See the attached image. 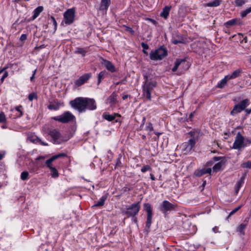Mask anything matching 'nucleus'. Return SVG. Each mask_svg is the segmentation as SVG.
I'll list each match as a JSON object with an SVG mask.
<instances>
[{"label":"nucleus","mask_w":251,"mask_h":251,"mask_svg":"<svg viewBox=\"0 0 251 251\" xmlns=\"http://www.w3.org/2000/svg\"><path fill=\"white\" fill-rule=\"evenodd\" d=\"M121 164L122 163H121V162L120 160V157H119L117 159V160H116V167H121Z\"/></svg>","instance_id":"obj_51"},{"label":"nucleus","mask_w":251,"mask_h":251,"mask_svg":"<svg viewBox=\"0 0 251 251\" xmlns=\"http://www.w3.org/2000/svg\"><path fill=\"white\" fill-rule=\"evenodd\" d=\"M70 104L79 113H82L86 110H94L97 108V104L94 99L78 97L70 101Z\"/></svg>","instance_id":"obj_1"},{"label":"nucleus","mask_w":251,"mask_h":251,"mask_svg":"<svg viewBox=\"0 0 251 251\" xmlns=\"http://www.w3.org/2000/svg\"><path fill=\"white\" fill-rule=\"evenodd\" d=\"M229 80L228 75H226L225 77L222 79L220 82L217 84V87L219 88H223L227 83V81Z\"/></svg>","instance_id":"obj_25"},{"label":"nucleus","mask_w":251,"mask_h":251,"mask_svg":"<svg viewBox=\"0 0 251 251\" xmlns=\"http://www.w3.org/2000/svg\"><path fill=\"white\" fill-rule=\"evenodd\" d=\"M58 158H59V155H55L52 156L51 158L46 161V165H52V162Z\"/></svg>","instance_id":"obj_32"},{"label":"nucleus","mask_w":251,"mask_h":251,"mask_svg":"<svg viewBox=\"0 0 251 251\" xmlns=\"http://www.w3.org/2000/svg\"><path fill=\"white\" fill-rule=\"evenodd\" d=\"M55 121L62 123H68L75 119V116L70 112L66 111L59 116L52 118Z\"/></svg>","instance_id":"obj_5"},{"label":"nucleus","mask_w":251,"mask_h":251,"mask_svg":"<svg viewBox=\"0 0 251 251\" xmlns=\"http://www.w3.org/2000/svg\"><path fill=\"white\" fill-rule=\"evenodd\" d=\"M244 136L240 132H238L235 137L232 148L238 151H241L242 149L247 146V144H244Z\"/></svg>","instance_id":"obj_4"},{"label":"nucleus","mask_w":251,"mask_h":251,"mask_svg":"<svg viewBox=\"0 0 251 251\" xmlns=\"http://www.w3.org/2000/svg\"><path fill=\"white\" fill-rule=\"evenodd\" d=\"M179 66L185 70H187L189 67V66L185 59H177L176 61L175 65L172 69V71L173 72H176Z\"/></svg>","instance_id":"obj_11"},{"label":"nucleus","mask_w":251,"mask_h":251,"mask_svg":"<svg viewBox=\"0 0 251 251\" xmlns=\"http://www.w3.org/2000/svg\"><path fill=\"white\" fill-rule=\"evenodd\" d=\"M50 19H51L52 22L53 23V25L54 26V31H56V30L57 29V23L53 16H51L50 17Z\"/></svg>","instance_id":"obj_43"},{"label":"nucleus","mask_w":251,"mask_h":251,"mask_svg":"<svg viewBox=\"0 0 251 251\" xmlns=\"http://www.w3.org/2000/svg\"><path fill=\"white\" fill-rule=\"evenodd\" d=\"M129 96L128 95H125L123 96L122 98L124 100L127 99L128 98Z\"/></svg>","instance_id":"obj_57"},{"label":"nucleus","mask_w":251,"mask_h":251,"mask_svg":"<svg viewBox=\"0 0 251 251\" xmlns=\"http://www.w3.org/2000/svg\"><path fill=\"white\" fill-rule=\"evenodd\" d=\"M36 71H37V70L35 69L34 71H33V75H32V76H31L30 78V80L31 82L32 81H34V75L36 73Z\"/></svg>","instance_id":"obj_54"},{"label":"nucleus","mask_w":251,"mask_h":251,"mask_svg":"<svg viewBox=\"0 0 251 251\" xmlns=\"http://www.w3.org/2000/svg\"><path fill=\"white\" fill-rule=\"evenodd\" d=\"M189 134L192 138L190 139L187 142H185L181 145L182 150L187 152L191 151L196 144V140L194 138L195 132L190 131Z\"/></svg>","instance_id":"obj_6"},{"label":"nucleus","mask_w":251,"mask_h":251,"mask_svg":"<svg viewBox=\"0 0 251 251\" xmlns=\"http://www.w3.org/2000/svg\"><path fill=\"white\" fill-rule=\"evenodd\" d=\"M176 205L173 204L167 201H164L160 206V210L165 214H166L168 211L174 210Z\"/></svg>","instance_id":"obj_10"},{"label":"nucleus","mask_w":251,"mask_h":251,"mask_svg":"<svg viewBox=\"0 0 251 251\" xmlns=\"http://www.w3.org/2000/svg\"><path fill=\"white\" fill-rule=\"evenodd\" d=\"M150 176H151V179L152 180H154L155 179V178L154 176V175L152 174H150Z\"/></svg>","instance_id":"obj_58"},{"label":"nucleus","mask_w":251,"mask_h":251,"mask_svg":"<svg viewBox=\"0 0 251 251\" xmlns=\"http://www.w3.org/2000/svg\"><path fill=\"white\" fill-rule=\"evenodd\" d=\"M250 12H251V7L246 9L244 11H242L240 13L241 16L242 18H244Z\"/></svg>","instance_id":"obj_37"},{"label":"nucleus","mask_w":251,"mask_h":251,"mask_svg":"<svg viewBox=\"0 0 251 251\" xmlns=\"http://www.w3.org/2000/svg\"><path fill=\"white\" fill-rule=\"evenodd\" d=\"M111 3V0H101L100 7V10H107Z\"/></svg>","instance_id":"obj_16"},{"label":"nucleus","mask_w":251,"mask_h":251,"mask_svg":"<svg viewBox=\"0 0 251 251\" xmlns=\"http://www.w3.org/2000/svg\"><path fill=\"white\" fill-rule=\"evenodd\" d=\"M29 174L27 171L23 172L21 175V178L23 180H25L27 179Z\"/></svg>","instance_id":"obj_38"},{"label":"nucleus","mask_w":251,"mask_h":251,"mask_svg":"<svg viewBox=\"0 0 251 251\" xmlns=\"http://www.w3.org/2000/svg\"><path fill=\"white\" fill-rule=\"evenodd\" d=\"M6 121V117L4 113L1 112L0 113V123H4Z\"/></svg>","instance_id":"obj_42"},{"label":"nucleus","mask_w":251,"mask_h":251,"mask_svg":"<svg viewBox=\"0 0 251 251\" xmlns=\"http://www.w3.org/2000/svg\"><path fill=\"white\" fill-rule=\"evenodd\" d=\"M146 130L149 131H151L153 130L152 125L151 123H149V125L146 127Z\"/></svg>","instance_id":"obj_46"},{"label":"nucleus","mask_w":251,"mask_h":251,"mask_svg":"<svg viewBox=\"0 0 251 251\" xmlns=\"http://www.w3.org/2000/svg\"><path fill=\"white\" fill-rule=\"evenodd\" d=\"M5 78L4 77H3V76H2L1 79H0V80L1 81V82H2L4 80V79H5Z\"/></svg>","instance_id":"obj_63"},{"label":"nucleus","mask_w":251,"mask_h":251,"mask_svg":"<svg viewBox=\"0 0 251 251\" xmlns=\"http://www.w3.org/2000/svg\"><path fill=\"white\" fill-rule=\"evenodd\" d=\"M241 207H242V205H240L238 207L233 209L231 212H230V213H229V214L228 215V217H229L230 216L234 214L236 212H237L241 208Z\"/></svg>","instance_id":"obj_45"},{"label":"nucleus","mask_w":251,"mask_h":251,"mask_svg":"<svg viewBox=\"0 0 251 251\" xmlns=\"http://www.w3.org/2000/svg\"><path fill=\"white\" fill-rule=\"evenodd\" d=\"M133 218H134V222L135 223H137V218H136V217H135V216L134 217H133Z\"/></svg>","instance_id":"obj_64"},{"label":"nucleus","mask_w":251,"mask_h":251,"mask_svg":"<svg viewBox=\"0 0 251 251\" xmlns=\"http://www.w3.org/2000/svg\"><path fill=\"white\" fill-rule=\"evenodd\" d=\"M211 169L210 168H203L201 170H197L195 171L194 174L197 176H201L206 174H209L210 175H211Z\"/></svg>","instance_id":"obj_15"},{"label":"nucleus","mask_w":251,"mask_h":251,"mask_svg":"<svg viewBox=\"0 0 251 251\" xmlns=\"http://www.w3.org/2000/svg\"><path fill=\"white\" fill-rule=\"evenodd\" d=\"M222 1V0H214L213 1L208 2L206 4L209 7H216L219 6Z\"/></svg>","instance_id":"obj_29"},{"label":"nucleus","mask_w":251,"mask_h":251,"mask_svg":"<svg viewBox=\"0 0 251 251\" xmlns=\"http://www.w3.org/2000/svg\"><path fill=\"white\" fill-rule=\"evenodd\" d=\"M91 76L90 74H86L80 76L75 81V85L79 86L85 83Z\"/></svg>","instance_id":"obj_14"},{"label":"nucleus","mask_w":251,"mask_h":251,"mask_svg":"<svg viewBox=\"0 0 251 251\" xmlns=\"http://www.w3.org/2000/svg\"><path fill=\"white\" fill-rule=\"evenodd\" d=\"M241 167L246 168H251V161H248L246 162H244L241 164Z\"/></svg>","instance_id":"obj_39"},{"label":"nucleus","mask_w":251,"mask_h":251,"mask_svg":"<svg viewBox=\"0 0 251 251\" xmlns=\"http://www.w3.org/2000/svg\"><path fill=\"white\" fill-rule=\"evenodd\" d=\"M246 226H247V224H246V223H242L238 227V230H237L238 231H239L241 233L244 234V230L246 227Z\"/></svg>","instance_id":"obj_35"},{"label":"nucleus","mask_w":251,"mask_h":251,"mask_svg":"<svg viewBox=\"0 0 251 251\" xmlns=\"http://www.w3.org/2000/svg\"><path fill=\"white\" fill-rule=\"evenodd\" d=\"M145 210L147 213V221L146 222V226L150 228L151 224L152 219V208L150 203H146L144 204Z\"/></svg>","instance_id":"obj_12"},{"label":"nucleus","mask_w":251,"mask_h":251,"mask_svg":"<svg viewBox=\"0 0 251 251\" xmlns=\"http://www.w3.org/2000/svg\"><path fill=\"white\" fill-rule=\"evenodd\" d=\"M28 98L30 101H32L34 98L37 99V96L35 93H32L28 95Z\"/></svg>","instance_id":"obj_44"},{"label":"nucleus","mask_w":251,"mask_h":251,"mask_svg":"<svg viewBox=\"0 0 251 251\" xmlns=\"http://www.w3.org/2000/svg\"><path fill=\"white\" fill-rule=\"evenodd\" d=\"M172 42L173 44H175V45H176L178 43H183V40H176V39H173V40L172 41Z\"/></svg>","instance_id":"obj_52"},{"label":"nucleus","mask_w":251,"mask_h":251,"mask_svg":"<svg viewBox=\"0 0 251 251\" xmlns=\"http://www.w3.org/2000/svg\"><path fill=\"white\" fill-rule=\"evenodd\" d=\"M171 7V6H165L160 13V16L164 18L165 19H167L168 17Z\"/></svg>","instance_id":"obj_17"},{"label":"nucleus","mask_w":251,"mask_h":251,"mask_svg":"<svg viewBox=\"0 0 251 251\" xmlns=\"http://www.w3.org/2000/svg\"><path fill=\"white\" fill-rule=\"evenodd\" d=\"M101 64L106 67V68L109 71L112 73L115 72L116 71L115 66L113 64L109 61L106 60L103 58H101Z\"/></svg>","instance_id":"obj_13"},{"label":"nucleus","mask_w":251,"mask_h":251,"mask_svg":"<svg viewBox=\"0 0 251 251\" xmlns=\"http://www.w3.org/2000/svg\"><path fill=\"white\" fill-rule=\"evenodd\" d=\"M21 108H22V106H17L15 108L16 110L19 112H20V115H19V116L21 117L23 115V112L22 111V110H21Z\"/></svg>","instance_id":"obj_48"},{"label":"nucleus","mask_w":251,"mask_h":251,"mask_svg":"<svg viewBox=\"0 0 251 251\" xmlns=\"http://www.w3.org/2000/svg\"><path fill=\"white\" fill-rule=\"evenodd\" d=\"M167 54V50L163 47H161L154 51H151L150 54V57L152 60H162Z\"/></svg>","instance_id":"obj_3"},{"label":"nucleus","mask_w":251,"mask_h":251,"mask_svg":"<svg viewBox=\"0 0 251 251\" xmlns=\"http://www.w3.org/2000/svg\"><path fill=\"white\" fill-rule=\"evenodd\" d=\"M58 155H59V157H62V156H66V154H64V153H60V154H57Z\"/></svg>","instance_id":"obj_61"},{"label":"nucleus","mask_w":251,"mask_h":251,"mask_svg":"<svg viewBox=\"0 0 251 251\" xmlns=\"http://www.w3.org/2000/svg\"><path fill=\"white\" fill-rule=\"evenodd\" d=\"M49 134L52 138L54 142L60 137V133L57 129H53L50 131Z\"/></svg>","instance_id":"obj_19"},{"label":"nucleus","mask_w":251,"mask_h":251,"mask_svg":"<svg viewBox=\"0 0 251 251\" xmlns=\"http://www.w3.org/2000/svg\"><path fill=\"white\" fill-rule=\"evenodd\" d=\"M44 159V157L43 156H39L37 158V160H40V159Z\"/></svg>","instance_id":"obj_60"},{"label":"nucleus","mask_w":251,"mask_h":251,"mask_svg":"<svg viewBox=\"0 0 251 251\" xmlns=\"http://www.w3.org/2000/svg\"><path fill=\"white\" fill-rule=\"evenodd\" d=\"M116 116H120L118 114L114 113L113 115H110L108 113H104L102 115L103 118L108 121H114L115 119Z\"/></svg>","instance_id":"obj_22"},{"label":"nucleus","mask_w":251,"mask_h":251,"mask_svg":"<svg viewBox=\"0 0 251 251\" xmlns=\"http://www.w3.org/2000/svg\"><path fill=\"white\" fill-rule=\"evenodd\" d=\"M141 46L143 48V50H148L149 49V46L148 45V44L144 42H142L141 43Z\"/></svg>","instance_id":"obj_50"},{"label":"nucleus","mask_w":251,"mask_h":251,"mask_svg":"<svg viewBox=\"0 0 251 251\" xmlns=\"http://www.w3.org/2000/svg\"><path fill=\"white\" fill-rule=\"evenodd\" d=\"M246 112L247 113L249 114L251 112V109H246Z\"/></svg>","instance_id":"obj_62"},{"label":"nucleus","mask_w":251,"mask_h":251,"mask_svg":"<svg viewBox=\"0 0 251 251\" xmlns=\"http://www.w3.org/2000/svg\"><path fill=\"white\" fill-rule=\"evenodd\" d=\"M150 20L151 22V23L154 24V25H156L157 24V22L153 19H150Z\"/></svg>","instance_id":"obj_56"},{"label":"nucleus","mask_w":251,"mask_h":251,"mask_svg":"<svg viewBox=\"0 0 251 251\" xmlns=\"http://www.w3.org/2000/svg\"><path fill=\"white\" fill-rule=\"evenodd\" d=\"M244 144H247V146L251 144V140L249 139H246L245 140H244Z\"/></svg>","instance_id":"obj_55"},{"label":"nucleus","mask_w":251,"mask_h":251,"mask_svg":"<svg viewBox=\"0 0 251 251\" xmlns=\"http://www.w3.org/2000/svg\"><path fill=\"white\" fill-rule=\"evenodd\" d=\"M43 7L40 6L37 7L33 11V15L32 16V19L34 20L36 19L43 10Z\"/></svg>","instance_id":"obj_27"},{"label":"nucleus","mask_w":251,"mask_h":251,"mask_svg":"<svg viewBox=\"0 0 251 251\" xmlns=\"http://www.w3.org/2000/svg\"><path fill=\"white\" fill-rule=\"evenodd\" d=\"M27 38V35L25 34H23L21 36L20 40L21 41H25Z\"/></svg>","instance_id":"obj_53"},{"label":"nucleus","mask_w":251,"mask_h":251,"mask_svg":"<svg viewBox=\"0 0 251 251\" xmlns=\"http://www.w3.org/2000/svg\"><path fill=\"white\" fill-rule=\"evenodd\" d=\"M107 199V196H103L101 197V198L100 199V201H98L97 202H96L95 205H94V206H102L103 205L104 203V202L105 201V200H106Z\"/></svg>","instance_id":"obj_30"},{"label":"nucleus","mask_w":251,"mask_h":251,"mask_svg":"<svg viewBox=\"0 0 251 251\" xmlns=\"http://www.w3.org/2000/svg\"><path fill=\"white\" fill-rule=\"evenodd\" d=\"M246 0H235V4L237 6H241L245 3Z\"/></svg>","instance_id":"obj_40"},{"label":"nucleus","mask_w":251,"mask_h":251,"mask_svg":"<svg viewBox=\"0 0 251 251\" xmlns=\"http://www.w3.org/2000/svg\"><path fill=\"white\" fill-rule=\"evenodd\" d=\"M117 94L115 92H113L107 99V102L111 105L115 104L117 102Z\"/></svg>","instance_id":"obj_20"},{"label":"nucleus","mask_w":251,"mask_h":251,"mask_svg":"<svg viewBox=\"0 0 251 251\" xmlns=\"http://www.w3.org/2000/svg\"><path fill=\"white\" fill-rule=\"evenodd\" d=\"M249 104V100L248 99L243 100L239 104L234 106L233 109L230 112L231 114L234 115L236 113L241 112L246 108Z\"/></svg>","instance_id":"obj_9"},{"label":"nucleus","mask_w":251,"mask_h":251,"mask_svg":"<svg viewBox=\"0 0 251 251\" xmlns=\"http://www.w3.org/2000/svg\"><path fill=\"white\" fill-rule=\"evenodd\" d=\"M140 209L139 202L132 204L130 207L126 209L124 213L127 215L128 217H134L139 212Z\"/></svg>","instance_id":"obj_8"},{"label":"nucleus","mask_w":251,"mask_h":251,"mask_svg":"<svg viewBox=\"0 0 251 251\" xmlns=\"http://www.w3.org/2000/svg\"><path fill=\"white\" fill-rule=\"evenodd\" d=\"M60 106L59 102L50 103L48 106V108L50 110H58Z\"/></svg>","instance_id":"obj_28"},{"label":"nucleus","mask_w":251,"mask_h":251,"mask_svg":"<svg viewBox=\"0 0 251 251\" xmlns=\"http://www.w3.org/2000/svg\"><path fill=\"white\" fill-rule=\"evenodd\" d=\"M107 75V72L105 71L100 72L98 76V84H99L101 80L105 77Z\"/></svg>","instance_id":"obj_31"},{"label":"nucleus","mask_w":251,"mask_h":251,"mask_svg":"<svg viewBox=\"0 0 251 251\" xmlns=\"http://www.w3.org/2000/svg\"><path fill=\"white\" fill-rule=\"evenodd\" d=\"M58 158H59V155H55L52 156L51 158L46 161V165H52V162Z\"/></svg>","instance_id":"obj_33"},{"label":"nucleus","mask_w":251,"mask_h":251,"mask_svg":"<svg viewBox=\"0 0 251 251\" xmlns=\"http://www.w3.org/2000/svg\"><path fill=\"white\" fill-rule=\"evenodd\" d=\"M225 163V160H222L220 162H218L214 165L213 167V170L215 172H218L221 170L222 166Z\"/></svg>","instance_id":"obj_24"},{"label":"nucleus","mask_w":251,"mask_h":251,"mask_svg":"<svg viewBox=\"0 0 251 251\" xmlns=\"http://www.w3.org/2000/svg\"><path fill=\"white\" fill-rule=\"evenodd\" d=\"M126 30L127 31L129 32L132 35H133L134 34V30L131 27H128V26H126Z\"/></svg>","instance_id":"obj_47"},{"label":"nucleus","mask_w":251,"mask_h":251,"mask_svg":"<svg viewBox=\"0 0 251 251\" xmlns=\"http://www.w3.org/2000/svg\"><path fill=\"white\" fill-rule=\"evenodd\" d=\"M86 50H85L84 49L81 48H77L76 49L75 51V53L77 54H81L83 56H85V53H86Z\"/></svg>","instance_id":"obj_36"},{"label":"nucleus","mask_w":251,"mask_h":251,"mask_svg":"<svg viewBox=\"0 0 251 251\" xmlns=\"http://www.w3.org/2000/svg\"><path fill=\"white\" fill-rule=\"evenodd\" d=\"M240 20L238 19H233L231 20H229L226 23H225V25L227 27L229 28L232 26H233L234 25L240 24Z\"/></svg>","instance_id":"obj_21"},{"label":"nucleus","mask_w":251,"mask_h":251,"mask_svg":"<svg viewBox=\"0 0 251 251\" xmlns=\"http://www.w3.org/2000/svg\"><path fill=\"white\" fill-rule=\"evenodd\" d=\"M244 179H245L244 176H242L240 178V180H239V181H238V182H237V183L235 185V192L236 194H238L239 189H240L241 187L243 185V184L244 183Z\"/></svg>","instance_id":"obj_23"},{"label":"nucleus","mask_w":251,"mask_h":251,"mask_svg":"<svg viewBox=\"0 0 251 251\" xmlns=\"http://www.w3.org/2000/svg\"><path fill=\"white\" fill-rule=\"evenodd\" d=\"M242 71L241 69H237L232 73V75H227L228 77L229 78V79L235 78L239 76L240 74L242 73Z\"/></svg>","instance_id":"obj_26"},{"label":"nucleus","mask_w":251,"mask_h":251,"mask_svg":"<svg viewBox=\"0 0 251 251\" xmlns=\"http://www.w3.org/2000/svg\"><path fill=\"white\" fill-rule=\"evenodd\" d=\"M46 166L50 170V175L52 177L56 178L59 176L58 171L55 167H53L52 165H46Z\"/></svg>","instance_id":"obj_18"},{"label":"nucleus","mask_w":251,"mask_h":251,"mask_svg":"<svg viewBox=\"0 0 251 251\" xmlns=\"http://www.w3.org/2000/svg\"><path fill=\"white\" fill-rule=\"evenodd\" d=\"M146 78L144 84L143 86V96L148 100L151 99V93L154 87L156 86V82L155 81H148L147 76H145Z\"/></svg>","instance_id":"obj_2"},{"label":"nucleus","mask_w":251,"mask_h":251,"mask_svg":"<svg viewBox=\"0 0 251 251\" xmlns=\"http://www.w3.org/2000/svg\"><path fill=\"white\" fill-rule=\"evenodd\" d=\"M29 140H30V141L33 143H37V142H40L42 145H44V146H47L48 145V144L47 143H46L43 141H42L39 138H38V137H35L33 139H32V138H28Z\"/></svg>","instance_id":"obj_34"},{"label":"nucleus","mask_w":251,"mask_h":251,"mask_svg":"<svg viewBox=\"0 0 251 251\" xmlns=\"http://www.w3.org/2000/svg\"><path fill=\"white\" fill-rule=\"evenodd\" d=\"M150 170H151V167L149 165L144 166L141 170L142 173H145L148 171Z\"/></svg>","instance_id":"obj_41"},{"label":"nucleus","mask_w":251,"mask_h":251,"mask_svg":"<svg viewBox=\"0 0 251 251\" xmlns=\"http://www.w3.org/2000/svg\"><path fill=\"white\" fill-rule=\"evenodd\" d=\"M222 159L223 160H225V157H224L215 156L213 157V160L215 161H219Z\"/></svg>","instance_id":"obj_49"},{"label":"nucleus","mask_w":251,"mask_h":251,"mask_svg":"<svg viewBox=\"0 0 251 251\" xmlns=\"http://www.w3.org/2000/svg\"><path fill=\"white\" fill-rule=\"evenodd\" d=\"M63 17L66 25H70L72 24L74 22L75 17V10L74 8H70L66 10L63 14Z\"/></svg>","instance_id":"obj_7"},{"label":"nucleus","mask_w":251,"mask_h":251,"mask_svg":"<svg viewBox=\"0 0 251 251\" xmlns=\"http://www.w3.org/2000/svg\"><path fill=\"white\" fill-rule=\"evenodd\" d=\"M3 77H4L5 78H6L7 76H8V73L7 72H5L3 75H2Z\"/></svg>","instance_id":"obj_59"}]
</instances>
